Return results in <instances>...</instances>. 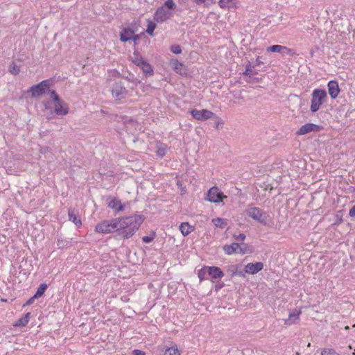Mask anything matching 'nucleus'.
<instances>
[{
    "label": "nucleus",
    "mask_w": 355,
    "mask_h": 355,
    "mask_svg": "<svg viewBox=\"0 0 355 355\" xmlns=\"http://www.w3.org/2000/svg\"><path fill=\"white\" fill-rule=\"evenodd\" d=\"M144 220L143 216L137 214L118 218L116 235L123 239L131 238L139 230Z\"/></svg>",
    "instance_id": "1"
},
{
    "label": "nucleus",
    "mask_w": 355,
    "mask_h": 355,
    "mask_svg": "<svg viewBox=\"0 0 355 355\" xmlns=\"http://www.w3.org/2000/svg\"><path fill=\"white\" fill-rule=\"evenodd\" d=\"M177 6L173 0H166L164 6L157 8L153 15V19L157 23H163L173 17V11Z\"/></svg>",
    "instance_id": "2"
},
{
    "label": "nucleus",
    "mask_w": 355,
    "mask_h": 355,
    "mask_svg": "<svg viewBox=\"0 0 355 355\" xmlns=\"http://www.w3.org/2000/svg\"><path fill=\"white\" fill-rule=\"evenodd\" d=\"M245 211L250 218H252L253 220L259 222L262 225L268 227H272L273 224L272 218L269 212L257 207H250L247 209Z\"/></svg>",
    "instance_id": "3"
},
{
    "label": "nucleus",
    "mask_w": 355,
    "mask_h": 355,
    "mask_svg": "<svg viewBox=\"0 0 355 355\" xmlns=\"http://www.w3.org/2000/svg\"><path fill=\"white\" fill-rule=\"evenodd\" d=\"M327 97V94L325 89H315L311 94L310 107L311 112L315 113L318 111Z\"/></svg>",
    "instance_id": "4"
},
{
    "label": "nucleus",
    "mask_w": 355,
    "mask_h": 355,
    "mask_svg": "<svg viewBox=\"0 0 355 355\" xmlns=\"http://www.w3.org/2000/svg\"><path fill=\"white\" fill-rule=\"evenodd\" d=\"M117 223L118 218L111 220H105L96 226L95 231L105 234L117 232Z\"/></svg>",
    "instance_id": "5"
},
{
    "label": "nucleus",
    "mask_w": 355,
    "mask_h": 355,
    "mask_svg": "<svg viewBox=\"0 0 355 355\" xmlns=\"http://www.w3.org/2000/svg\"><path fill=\"white\" fill-rule=\"evenodd\" d=\"M50 80H44L37 85H33L29 92H31L33 96H37L47 93V90L50 88Z\"/></svg>",
    "instance_id": "6"
},
{
    "label": "nucleus",
    "mask_w": 355,
    "mask_h": 355,
    "mask_svg": "<svg viewBox=\"0 0 355 355\" xmlns=\"http://www.w3.org/2000/svg\"><path fill=\"white\" fill-rule=\"evenodd\" d=\"M128 94L124 83L121 81L116 82L112 87V94L116 100L123 99Z\"/></svg>",
    "instance_id": "7"
},
{
    "label": "nucleus",
    "mask_w": 355,
    "mask_h": 355,
    "mask_svg": "<svg viewBox=\"0 0 355 355\" xmlns=\"http://www.w3.org/2000/svg\"><path fill=\"white\" fill-rule=\"evenodd\" d=\"M226 198L227 196L218 187H213L208 191L206 199L209 202L217 203L222 202L223 198Z\"/></svg>",
    "instance_id": "8"
},
{
    "label": "nucleus",
    "mask_w": 355,
    "mask_h": 355,
    "mask_svg": "<svg viewBox=\"0 0 355 355\" xmlns=\"http://www.w3.org/2000/svg\"><path fill=\"white\" fill-rule=\"evenodd\" d=\"M190 113L195 119L198 121H205L215 115L214 112L206 109L201 110L193 109L190 111Z\"/></svg>",
    "instance_id": "9"
},
{
    "label": "nucleus",
    "mask_w": 355,
    "mask_h": 355,
    "mask_svg": "<svg viewBox=\"0 0 355 355\" xmlns=\"http://www.w3.org/2000/svg\"><path fill=\"white\" fill-rule=\"evenodd\" d=\"M321 127L318 125L308 123L302 125L300 129L297 131L296 135H303L309 133L312 131L318 132L320 130Z\"/></svg>",
    "instance_id": "10"
},
{
    "label": "nucleus",
    "mask_w": 355,
    "mask_h": 355,
    "mask_svg": "<svg viewBox=\"0 0 355 355\" xmlns=\"http://www.w3.org/2000/svg\"><path fill=\"white\" fill-rule=\"evenodd\" d=\"M54 112L56 115H66L69 112L67 104L62 99L54 103Z\"/></svg>",
    "instance_id": "11"
},
{
    "label": "nucleus",
    "mask_w": 355,
    "mask_h": 355,
    "mask_svg": "<svg viewBox=\"0 0 355 355\" xmlns=\"http://www.w3.org/2000/svg\"><path fill=\"white\" fill-rule=\"evenodd\" d=\"M263 268L262 262L249 263L245 266V272L248 274L254 275Z\"/></svg>",
    "instance_id": "12"
},
{
    "label": "nucleus",
    "mask_w": 355,
    "mask_h": 355,
    "mask_svg": "<svg viewBox=\"0 0 355 355\" xmlns=\"http://www.w3.org/2000/svg\"><path fill=\"white\" fill-rule=\"evenodd\" d=\"M205 270H207L208 276L211 279H220L224 276V272L219 267L205 266Z\"/></svg>",
    "instance_id": "13"
},
{
    "label": "nucleus",
    "mask_w": 355,
    "mask_h": 355,
    "mask_svg": "<svg viewBox=\"0 0 355 355\" xmlns=\"http://www.w3.org/2000/svg\"><path fill=\"white\" fill-rule=\"evenodd\" d=\"M137 31V28L132 27L124 28L120 33V40L123 42H128L132 40L134 33Z\"/></svg>",
    "instance_id": "14"
},
{
    "label": "nucleus",
    "mask_w": 355,
    "mask_h": 355,
    "mask_svg": "<svg viewBox=\"0 0 355 355\" xmlns=\"http://www.w3.org/2000/svg\"><path fill=\"white\" fill-rule=\"evenodd\" d=\"M327 87L331 98H336L340 92L338 83L336 80H330L327 84Z\"/></svg>",
    "instance_id": "15"
},
{
    "label": "nucleus",
    "mask_w": 355,
    "mask_h": 355,
    "mask_svg": "<svg viewBox=\"0 0 355 355\" xmlns=\"http://www.w3.org/2000/svg\"><path fill=\"white\" fill-rule=\"evenodd\" d=\"M267 51L279 53L283 55H290L292 50L291 49L287 48L286 46L275 44L268 46L267 48Z\"/></svg>",
    "instance_id": "16"
},
{
    "label": "nucleus",
    "mask_w": 355,
    "mask_h": 355,
    "mask_svg": "<svg viewBox=\"0 0 355 355\" xmlns=\"http://www.w3.org/2000/svg\"><path fill=\"white\" fill-rule=\"evenodd\" d=\"M170 64L176 73L180 75L186 74L187 69L184 65L177 59H172Z\"/></svg>",
    "instance_id": "17"
},
{
    "label": "nucleus",
    "mask_w": 355,
    "mask_h": 355,
    "mask_svg": "<svg viewBox=\"0 0 355 355\" xmlns=\"http://www.w3.org/2000/svg\"><path fill=\"white\" fill-rule=\"evenodd\" d=\"M107 206L115 210L116 212L122 211L124 209V205H122L120 200L114 198L107 204Z\"/></svg>",
    "instance_id": "18"
},
{
    "label": "nucleus",
    "mask_w": 355,
    "mask_h": 355,
    "mask_svg": "<svg viewBox=\"0 0 355 355\" xmlns=\"http://www.w3.org/2000/svg\"><path fill=\"white\" fill-rule=\"evenodd\" d=\"M300 313V311H295L294 312L290 313L288 318L285 320L284 324L286 325H291L296 323L297 320H299V315Z\"/></svg>",
    "instance_id": "19"
},
{
    "label": "nucleus",
    "mask_w": 355,
    "mask_h": 355,
    "mask_svg": "<svg viewBox=\"0 0 355 355\" xmlns=\"http://www.w3.org/2000/svg\"><path fill=\"white\" fill-rule=\"evenodd\" d=\"M69 220L72 221L77 227L81 225V220L78 216L71 209L68 210Z\"/></svg>",
    "instance_id": "20"
},
{
    "label": "nucleus",
    "mask_w": 355,
    "mask_h": 355,
    "mask_svg": "<svg viewBox=\"0 0 355 355\" xmlns=\"http://www.w3.org/2000/svg\"><path fill=\"white\" fill-rule=\"evenodd\" d=\"M180 230L184 236H187L194 230V227L189 223H182L180 225Z\"/></svg>",
    "instance_id": "21"
},
{
    "label": "nucleus",
    "mask_w": 355,
    "mask_h": 355,
    "mask_svg": "<svg viewBox=\"0 0 355 355\" xmlns=\"http://www.w3.org/2000/svg\"><path fill=\"white\" fill-rule=\"evenodd\" d=\"M144 59L143 57L140 55L139 53L135 51L133 53V56L132 57V61L134 64H135L137 66L139 67L144 62Z\"/></svg>",
    "instance_id": "22"
},
{
    "label": "nucleus",
    "mask_w": 355,
    "mask_h": 355,
    "mask_svg": "<svg viewBox=\"0 0 355 355\" xmlns=\"http://www.w3.org/2000/svg\"><path fill=\"white\" fill-rule=\"evenodd\" d=\"M156 27H157V24L154 21H153L150 19L147 20V28H146V31L150 36L155 35L154 31L156 28Z\"/></svg>",
    "instance_id": "23"
},
{
    "label": "nucleus",
    "mask_w": 355,
    "mask_h": 355,
    "mask_svg": "<svg viewBox=\"0 0 355 355\" xmlns=\"http://www.w3.org/2000/svg\"><path fill=\"white\" fill-rule=\"evenodd\" d=\"M139 67L141 69L143 72L144 73H146V75H148V74H149V75L153 74V71L152 67L146 60H144V62L139 66Z\"/></svg>",
    "instance_id": "24"
},
{
    "label": "nucleus",
    "mask_w": 355,
    "mask_h": 355,
    "mask_svg": "<svg viewBox=\"0 0 355 355\" xmlns=\"http://www.w3.org/2000/svg\"><path fill=\"white\" fill-rule=\"evenodd\" d=\"M245 71L243 73V75L247 76L249 78H252L254 75L258 74V72L256 70H253L251 69V64L249 62V64L246 65Z\"/></svg>",
    "instance_id": "25"
},
{
    "label": "nucleus",
    "mask_w": 355,
    "mask_h": 355,
    "mask_svg": "<svg viewBox=\"0 0 355 355\" xmlns=\"http://www.w3.org/2000/svg\"><path fill=\"white\" fill-rule=\"evenodd\" d=\"M47 288V285L46 284H42L40 285V286L37 288L35 293L34 294L35 297L39 298L42 297L44 292L46 291Z\"/></svg>",
    "instance_id": "26"
},
{
    "label": "nucleus",
    "mask_w": 355,
    "mask_h": 355,
    "mask_svg": "<svg viewBox=\"0 0 355 355\" xmlns=\"http://www.w3.org/2000/svg\"><path fill=\"white\" fill-rule=\"evenodd\" d=\"M212 222L215 225V226L220 227V228H225L227 225V223L220 218H216L212 220Z\"/></svg>",
    "instance_id": "27"
},
{
    "label": "nucleus",
    "mask_w": 355,
    "mask_h": 355,
    "mask_svg": "<svg viewBox=\"0 0 355 355\" xmlns=\"http://www.w3.org/2000/svg\"><path fill=\"white\" fill-rule=\"evenodd\" d=\"M165 355H180L179 349L175 347H168L164 352Z\"/></svg>",
    "instance_id": "28"
},
{
    "label": "nucleus",
    "mask_w": 355,
    "mask_h": 355,
    "mask_svg": "<svg viewBox=\"0 0 355 355\" xmlns=\"http://www.w3.org/2000/svg\"><path fill=\"white\" fill-rule=\"evenodd\" d=\"M47 93L49 94L50 98L53 101V103L60 100L59 95L56 93V92L53 89H50V88L47 90Z\"/></svg>",
    "instance_id": "29"
},
{
    "label": "nucleus",
    "mask_w": 355,
    "mask_h": 355,
    "mask_svg": "<svg viewBox=\"0 0 355 355\" xmlns=\"http://www.w3.org/2000/svg\"><path fill=\"white\" fill-rule=\"evenodd\" d=\"M223 249L224 252L228 255H231V254L237 253L236 252V250H234V247L232 246L231 245H223Z\"/></svg>",
    "instance_id": "30"
},
{
    "label": "nucleus",
    "mask_w": 355,
    "mask_h": 355,
    "mask_svg": "<svg viewBox=\"0 0 355 355\" xmlns=\"http://www.w3.org/2000/svg\"><path fill=\"white\" fill-rule=\"evenodd\" d=\"M166 146L163 144H160L158 146V148L157 150V154L160 157H164L166 155Z\"/></svg>",
    "instance_id": "31"
},
{
    "label": "nucleus",
    "mask_w": 355,
    "mask_h": 355,
    "mask_svg": "<svg viewBox=\"0 0 355 355\" xmlns=\"http://www.w3.org/2000/svg\"><path fill=\"white\" fill-rule=\"evenodd\" d=\"M9 71L13 75H17L20 71L19 67L12 62L9 67Z\"/></svg>",
    "instance_id": "32"
},
{
    "label": "nucleus",
    "mask_w": 355,
    "mask_h": 355,
    "mask_svg": "<svg viewBox=\"0 0 355 355\" xmlns=\"http://www.w3.org/2000/svg\"><path fill=\"white\" fill-rule=\"evenodd\" d=\"M234 4V0H220L219 5L221 8H230Z\"/></svg>",
    "instance_id": "33"
},
{
    "label": "nucleus",
    "mask_w": 355,
    "mask_h": 355,
    "mask_svg": "<svg viewBox=\"0 0 355 355\" xmlns=\"http://www.w3.org/2000/svg\"><path fill=\"white\" fill-rule=\"evenodd\" d=\"M252 252L250 246L247 244H243V245H240L239 253L244 254L246 253H250Z\"/></svg>",
    "instance_id": "34"
},
{
    "label": "nucleus",
    "mask_w": 355,
    "mask_h": 355,
    "mask_svg": "<svg viewBox=\"0 0 355 355\" xmlns=\"http://www.w3.org/2000/svg\"><path fill=\"white\" fill-rule=\"evenodd\" d=\"M69 241L66 239H58L57 241V245L58 248H64L69 244Z\"/></svg>",
    "instance_id": "35"
},
{
    "label": "nucleus",
    "mask_w": 355,
    "mask_h": 355,
    "mask_svg": "<svg viewBox=\"0 0 355 355\" xmlns=\"http://www.w3.org/2000/svg\"><path fill=\"white\" fill-rule=\"evenodd\" d=\"M28 324V320H26L24 316L19 318L17 321H16L14 324L15 327H25Z\"/></svg>",
    "instance_id": "36"
},
{
    "label": "nucleus",
    "mask_w": 355,
    "mask_h": 355,
    "mask_svg": "<svg viewBox=\"0 0 355 355\" xmlns=\"http://www.w3.org/2000/svg\"><path fill=\"white\" fill-rule=\"evenodd\" d=\"M237 272V266L236 265H231L229 266L227 269V273L231 276H236V273Z\"/></svg>",
    "instance_id": "37"
},
{
    "label": "nucleus",
    "mask_w": 355,
    "mask_h": 355,
    "mask_svg": "<svg viewBox=\"0 0 355 355\" xmlns=\"http://www.w3.org/2000/svg\"><path fill=\"white\" fill-rule=\"evenodd\" d=\"M172 53L175 54H180L182 53L181 46L178 44H173L170 48Z\"/></svg>",
    "instance_id": "38"
},
{
    "label": "nucleus",
    "mask_w": 355,
    "mask_h": 355,
    "mask_svg": "<svg viewBox=\"0 0 355 355\" xmlns=\"http://www.w3.org/2000/svg\"><path fill=\"white\" fill-rule=\"evenodd\" d=\"M155 237V234L153 232V234L150 236H145L142 237V241L145 243H149L152 242Z\"/></svg>",
    "instance_id": "39"
},
{
    "label": "nucleus",
    "mask_w": 355,
    "mask_h": 355,
    "mask_svg": "<svg viewBox=\"0 0 355 355\" xmlns=\"http://www.w3.org/2000/svg\"><path fill=\"white\" fill-rule=\"evenodd\" d=\"M206 275H207V270H205V266L201 270H200L198 272V277H199L200 280L202 281L203 279H207V277H205Z\"/></svg>",
    "instance_id": "40"
},
{
    "label": "nucleus",
    "mask_w": 355,
    "mask_h": 355,
    "mask_svg": "<svg viewBox=\"0 0 355 355\" xmlns=\"http://www.w3.org/2000/svg\"><path fill=\"white\" fill-rule=\"evenodd\" d=\"M233 237L235 240H236L238 241H243L246 238L245 235L243 233H241L238 235L234 234Z\"/></svg>",
    "instance_id": "41"
},
{
    "label": "nucleus",
    "mask_w": 355,
    "mask_h": 355,
    "mask_svg": "<svg viewBox=\"0 0 355 355\" xmlns=\"http://www.w3.org/2000/svg\"><path fill=\"white\" fill-rule=\"evenodd\" d=\"M140 38H141V35H136L135 33H134L133 37H132V40L134 42V45L135 46L139 44Z\"/></svg>",
    "instance_id": "42"
},
{
    "label": "nucleus",
    "mask_w": 355,
    "mask_h": 355,
    "mask_svg": "<svg viewBox=\"0 0 355 355\" xmlns=\"http://www.w3.org/2000/svg\"><path fill=\"white\" fill-rule=\"evenodd\" d=\"M51 151V148L49 146H44L41 148L40 152L42 153H47Z\"/></svg>",
    "instance_id": "43"
},
{
    "label": "nucleus",
    "mask_w": 355,
    "mask_h": 355,
    "mask_svg": "<svg viewBox=\"0 0 355 355\" xmlns=\"http://www.w3.org/2000/svg\"><path fill=\"white\" fill-rule=\"evenodd\" d=\"M132 355H145V353L139 349H134L132 352Z\"/></svg>",
    "instance_id": "44"
},
{
    "label": "nucleus",
    "mask_w": 355,
    "mask_h": 355,
    "mask_svg": "<svg viewBox=\"0 0 355 355\" xmlns=\"http://www.w3.org/2000/svg\"><path fill=\"white\" fill-rule=\"evenodd\" d=\"M35 299H37V298L35 297V295H33V297H31L30 299H28L26 301L25 305H31V304H32L34 302Z\"/></svg>",
    "instance_id": "45"
},
{
    "label": "nucleus",
    "mask_w": 355,
    "mask_h": 355,
    "mask_svg": "<svg viewBox=\"0 0 355 355\" xmlns=\"http://www.w3.org/2000/svg\"><path fill=\"white\" fill-rule=\"evenodd\" d=\"M231 245L233 246L234 250H236V252L237 253H239V248H240L241 245L239 243H232L231 244Z\"/></svg>",
    "instance_id": "46"
},
{
    "label": "nucleus",
    "mask_w": 355,
    "mask_h": 355,
    "mask_svg": "<svg viewBox=\"0 0 355 355\" xmlns=\"http://www.w3.org/2000/svg\"><path fill=\"white\" fill-rule=\"evenodd\" d=\"M349 215L350 217H355V205L350 209Z\"/></svg>",
    "instance_id": "47"
},
{
    "label": "nucleus",
    "mask_w": 355,
    "mask_h": 355,
    "mask_svg": "<svg viewBox=\"0 0 355 355\" xmlns=\"http://www.w3.org/2000/svg\"><path fill=\"white\" fill-rule=\"evenodd\" d=\"M223 124L222 120L217 118V121H216V128H219V125Z\"/></svg>",
    "instance_id": "48"
},
{
    "label": "nucleus",
    "mask_w": 355,
    "mask_h": 355,
    "mask_svg": "<svg viewBox=\"0 0 355 355\" xmlns=\"http://www.w3.org/2000/svg\"><path fill=\"white\" fill-rule=\"evenodd\" d=\"M239 268V267L237 266V268ZM236 275H237V276H240V277H243V276H244V273H243V272L242 270H239L237 269V272L236 273Z\"/></svg>",
    "instance_id": "49"
},
{
    "label": "nucleus",
    "mask_w": 355,
    "mask_h": 355,
    "mask_svg": "<svg viewBox=\"0 0 355 355\" xmlns=\"http://www.w3.org/2000/svg\"><path fill=\"white\" fill-rule=\"evenodd\" d=\"M223 286H224L223 283L217 284V285H216V289L218 290V289L221 288L222 287H223Z\"/></svg>",
    "instance_id": "50"
},
{
    "label": "nucleus",
    "mask_w": 355,
    "mask_h": 355,
    "mask_svg": "<svg viewBox=\"0 0 355 355\" xmlns=\"http://www.w3.org/2000/svg\"><path fill=\"white\" fill-rule=\"evenodd\" d=\"M30 315H31V313H29V312H28V313H26L24 315V317L26 320H28V322L29 321Z\"/></svg>",
    "instance_id": "51"
},
{
    "label": "nucleus",
    "mask_w": 355,
    "mask_h": 355,
    "mask_svg": "<svg viewBox=\"0 0 355 355\" xmlns=\"http://www.w3.org/2000/svg\"><path fill=\"white\" fill-rule=\"evenodd\" d=\"M49 101H48V102H46V103H44V106H45V108H46V109L49 108Z\"/></svg>",
    "instance_id": "52"
},
{
    "label": "nucleus",
    "mask_w": 355,
    "mask_h": 355,
    "mask_svg": "<svg viewBox=\"0 0 355 355\" xmlns=\"http://www.w3.org/2000/svg\"><path fill=\"white\" fill-rule=\"evenodd\" d=\"M257 62V65H259L261 63H262L260 60H259L258 59L256 61Z\"/></svg>",
    "instance_id": "53"
},
{
    "label": "nucleus",
    "mask_w": 355,
    "mask_h": 355,
    "mask_svg": "<svg viewBox=\"0 0 355 355\" xmlns=\"http://www.w3.org/2000/svg\"><path fill=\"white\" fill-rule=\"evenodd\" d=\"M345 329H349V327H348V326H346V327H345Z\"/></svg>",
    "instance_id": "54"
},
{
    "label": "nucleus",
    "mask_w": 355,
    "mask_h": 355,
    "mask_svg": "<svg viewBox=\"0 0 355 355\" xmlns=\"http://www.w3.org/2000/svg\"><path fill=\"white\" fill-rule=\"evenodd\" d=\"M353 327H354V328H355V324L353 325Z\"/></svg>",
    "instance_id": "55"
}]
</instances>
